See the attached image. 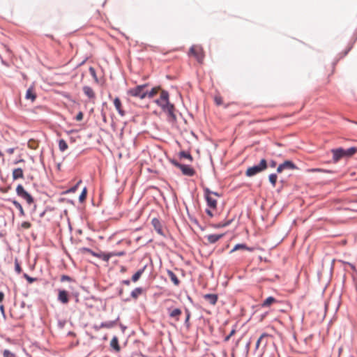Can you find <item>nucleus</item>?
I'll return each instance as SVG.
<instances>
[{"mask_svg": "<svg viewBox=\"0 0 357 357\" xmlns=\"http://www.w3.org/2000/svg\"><path fill=\"white\" fill-rule=\"evenodd\" d=\"M122 283L126 285H129L130 284V281L129 280H124L122 281Z\"/></svg>", "mask_w": 357, "mask_h": 357, "instance_id": "8fccbe9b", "label": "nucleus"}, {"mask_svg": "<svg viewBox=\"0 0 357 357\" xmlns=\"http://www.w3.org/2000/svg\"><path fill=\"white\" fill-rule=\"evenodd\" d=\"M160 89V87H154L151 89V91H148L146 93V97H149V98H152L154 97L158 92V91Z\"/></svg>", "mask_w": 357, "mask_h": 357, "instance_id": "cd10ccee", "label": "nucleus"}, {"mask_svg": "<svg viewBox=\"0 0 357 357\" xmlns=\"http://www.w3.org/2000/svg\"><path fill=\"white\" fill-rule=\"evenodd\" d=\"M119 319V318H117L116 320H114V321H105V322H102L100 325V326H96V329H99V328H111L112 327H114L115 326V324H116V321L117 320Z\"/></svg>", "mask_w": 357, "mask_h": 357, "instance_id": "ddd939ff", "label": "nucleus"}, {"mask_svg": "<svg viewBox=\"0 0 357 357\" xmlns=\"http://www.w3.org/2000/svg\"><path fill=\"white\" fill-rule=\"evenodd\" d=\"M268 178H269V181L271 183V185L273 187H275V184H276V182H277V178H278L277 174H271L269 175Z\"/></svg>", "mask_w": 357, "mask_h": 357, "instance_id": "2f4dec72", "label": "nucleus"}, {"mask_svg": "<svg viewBox=\"0 0 357 357\" xmlns=\"http://www.w3.org/2000/svg\"><path fill=\"white\" fill-rule=\"evenodd\" d=\"M189 54L194 56L199 63H202L204 59L203 49L201 46L192 45Z\"/></svg>", "mask_w": 357, "mask_h": 357, "instance_id": "39448f33", "label": "nucleus"}, {"mask_svg": "<svg viewBox=\"0 0 357 357\" xmlns=\"http://www.w3.org/2000/svg\"><path fill=\"white\" fill-rule=\"evenodd\" d=\"M77 188V185H75V186H74V187H72V188L68 190V192H75V191L76 190Z\"/></svg>", "mask_w": 357, "mask_h": 357, "instance_id": "603ef678", "label": "nucleus"}, {"mask_svg": "<svg viewBox=\"0 0 357 357\" xmlns=\"http://www.w3.org/2000/svg\"><path fill=\"white\" fill-rule=\"evenodd\" d=\"M212 195H214L218 196V197L220 196V195L218 192H213V191H212Z\"/></svg>", "mask_w": 357, "mask_h": 357, "instance_id": "13d9d810", "label": "nucleus"}, {"mask_svg": "<svg viewBox=\"0 0 357 357\" xmlns=\"http://www.w3.org/2000/svg\"><path fill=\"white\" fill-rule=\"evenodd\" d=\"M283 171H284V169H283L282 164L279 165V166L277 168V172L278 173H281Z\"/></svg>", "mask_w": 357, "mask_h": 357, "instance_id": "79ce46f5", "label": "nucleus"}, {"mask_svg": "<svg viewBox=\"0 0 357 357\" xmlns=\"http://www.w3.org/2000/svg\"><path fill=\"white\" fill-rule=\"evenodd\" d=\"M206 213L211 217L213 216L212 211L209 209H206Z\"/></svg>", "mask_w": 357, "mask_h": 357, "instance_id": "09e8293b", "label": "nucleus"}, {"mask_svg": "<svg viewBox=\"0 0 357 357\" xmlns=\"http://www.w3.org/2000/svg\"><path fill=\"white\" fill-rule=\"evenodd\" d=\"M70 280H71V278L69 276L65 275H62L61 278V282L69 281Z\"/></svg>", "mask_w": 357, "mask_h": 357, "instance_id": "ea45409f", "label": "nucleus"}, {"mask_svg": "<svg viewBox=\"0 0 357 357\" xmlns=\"http://www.w3.org/2000/svg\"><path fill=\"white\" fill-rule=\"evenodd\" d=\"M86 188H84L81 193V195H79V200L80 202H82L84 201V199H86Z\"/></svg>", "mask_w": 357, "mask_h": 357, "instance_id": "473e14b6", "label": "nucleus"}, {"mask_svg": "<svg viewBox=\"0 0 357 357\" xmlns=\"http://www.w3.org/2000/svg\"><path fill=\"white\" fill-rule=\"evenodd\" d=\"M167 274L169 277L170 278L172 282L176 286H178L180 283L179 280L178 279L177 276L172 271H168Z\"/></svg>", "mask_w": 357, "mask_h": 357, "instance_id": "5701e85b", "label": "nucleus"}, {"mask_svg": "<svg viewBox=\"0 0 357 357\" xmlns=\"http://www.w3.org/2000/svg\"><path fill=\"white\" fill-rule=\"evenodd\" d=\"M171 163L174 166L179 168L183 174L185 176H192L195 174V171L190 165L181 164L175 159L172 160Z\"/></svg>", "mask_w": 357, "mask_h": 357, "instance_id": "7ed1b4c3", "label": "nucleus"}, {"mask_svg": "<svg viewBox=\"0 0 357 357\" xmlns=\"http://www.w3.org/2000/svg\"><path fill=\"white\" fill-rule=\"evenodd\" d=\"M89 73H90L91 75L96 79V81H98L96 70L93 67L89 68Z\"/></svg>", "mask_w": 357, "mask_h": 357, "instance_id": "4c0bfd02", "label": "nucleus"}, {"mask_svg": "<svg viewBox=\"0 0 357 357\" xmlns=\"http://www.w3.org/2000/svg\"><path fill=\"white\" fill-rule=\"evenodd\" d=\"M229 222H229V221H228V222H227L226 223H224V224H219V225L217 226V227H218V228H220V227H226V226H227V225H229Z\"/></svg>", "mask_w": 357, "mask_h": 357, "instance_id": "a18cd8bd", "label": "nucleus"}, {"mask_svg": "<svg viewBox=\"0 0 357 357\" xmlns=\"http://www.w3.org/2000/svg\"><path fill=\"white\" fill-rule=\"evenodd\" d=\"M277 163L275 160H271L270 162V166L271 167H275L276 166Z\"/></svg>", "mask_w": 357, "mask_h": 357, "instance_id": "de8ad7c7", "label": "nucleus"}, {"mask_svg": "<svg viewBox=\"0 0 357 357\" xmlns=\"http://www.w3.org/2000/svg\"><path fill=\"white\" fill-rule=\"evenodd\" d=\"M333 159L335 162H337L340 158L345 157V149L342 148H338L333 149Z\"/></svg>", "mask_w": 357, "mask_h": 357, "instance_id": "1a4fd4ad", "label": "nucleus"}, {"mask_svg": "<svg viewBox=\"0 0 357 357\" xmlns=\"http://www.w3.org/2000/svg\"><path fill=\"white\" fill-rule=\"evenodd\" d=\"M268 167L267 161L265 159H261L258 165L248 168L245 175L251 177L256 174L264 171Z\"/></svg>", "mask_w": 357, "mask_h": 357, "instance_id": "f257e3e1", "label": "nucleus"}, {"mask_svg": "<svg viewBox=\"0 0 357 357\" xmlns=\"http://www.w3.org/2000/svg\"><path fill=\"white\" fill-rule=\"evenodd\" d=\"M10 202L19 210L20 215H24V209H23L22 206L20 202H18L17 201L15 200V199L10 200Z\"/></svg>", "mask_w": 357, "mask_h": 357, "instance_id": "bb28decb", "label": "nucleus"}, {"mask_svg": "<svg viewBox=\"0 0 357 357\" xmlns=\"http://www.w3.org/2000/svg\"><path fill=\"white\" fill-rule=\"evenodd\" d=\"M275 302H276V299L275 298H273V296H269L264 301V302L262 303V306L263 307H268L272 303H273Z\"/></svg>", "mask_w": 357, "mask_h": 357, "instance_id": "a878e982", "label": "nucleus"}, {"mask_svg": "<svg viewBox=\"0 0 357 357\" xmlns=\"http://www.w3.org/2000/svg\"><path fill=\"white\" fill-rule=\"evenodd\" d=\"M82 119H83V114H82V112H79V113L77 114V116H76V117H75V119H76L77 121H81V120H82Z\"/></svg>", "mask_w": 357, "mask_h": 357, "instance_id": "a19ab883", "label": "nucleus"}, {"mask_svg": "<svg viewBox=\"0 0 357 357\" xmlns=\"http://www.w3.org/2000/svg\"><path fill=\"white\" fill-rule=\"evenodd\" d=\"M147 86V84L138 85L135 88L129 89L128 93L131 96L144 99L146 97L147 91H145L144 89Z\"/></svg>", "mask_w": 357, "mask_h": 357, "instance_id": "f03ea898", "label": "nucleus"}, {"mask_svg": "<svg viewBox=\"0 0 357 357\" xmlns=\"http://www.w3.org/2000/svg\"><path fill=\"white\" fill-rule=\"evenodd\" d=\"M59 148L61 152L65 151L68 149V144L64 139H60L59 141Z\"/></svg>", "mask_w": 357, "mask_h": 357, "instance_id": "c85d7f7f", "label": "nucleus"}, {"mask_svg": "<svg viewBox=\"0 0 357 357\" xmlns=\"http://www.w3.org/2000/svg\"><path fill=\"white\" fill-rule=\"evenodd\" d=\"M83 92L89 98H93L95 97V93L93 89L89 86H84L83 87Z\"/></svg>", "mask_w": 357, "mask_h": 357, "instance_id": "6ab92c4d", "label": "nucleus"}, {"mask_svg": "<svg viewBox=\"0 0 357 357\" xmlns=\"http://www.w3.org/2000/svg\"><path fill=\"white\" fill-rule=\"evenodd\" d=\"M15 270L18 274H20L22 272V268L17 259L15 260Z\"/></svg>", "mask_w": 357, "mask_h": 357, "instance_id": "72a5a7b5", "label": "nucleus"}, {"mask_svg": "<svg viewBox=\"0 0 357 357\" xmlns=\"http://www.w3.org/2000/svg\"><path fill=\"white\" fill-rule=\"evenodd\" d=\"M121 327L123 331L126 328V327H124L123 326H121Z\"/></svg>", "mask_w": 357, "mask_h": 357, "instance_id": "052dcab7", "label": "nucleus"}, {"mask_svg": "<svg viewBox=\"0 0 357 357\" xmlns=\"http://www.w3.org/2000/svg\"><path fill=\"white\" fill-rule=\"evenodd\" d=\"M122 294H123V289H120L119 290V296H121V295H122Z\"/></svg>", "mask_w": 357, "mask_h": 357, "instance_id": "4d7b16f0", "label": "nucleus"}, {"mask_svg": "<svg viewBox=\"0 0 357 357\" xmlns=\"http://www.w3.org/2000/svg\"><path fill=\"white\" fill-rule=\"evenodd\" d=\"M13 180H17L19 178H24L23 170L21 168H16L13 170Z\"/></svg>", "mask_w": 357, "mask_h": 357, "instance_id": "dca6fc26", "label": "nucleus"}, {"mask_svg": "<svg viewBox=\"0 0 357 357\" xmlns=\"http://www.w3.org/2000/svg\"><path fill=\"white\" fill-rule=\"evenodd\" d=\"M282 165L284 170H292L298 169L296 165L290 160H285L283 163H282Z\"/></svg>", "mask_w": 357, "mask_h": 357, "instance_id": "2eb2a0df", "label": "nucleus"}, {"mask_svg": "<svg viewBox=\"0 0 357 357\" xmlns=\"http://www.w3.org/2000/svg\"><path fill=\"white\" fill-rule=\"evenodd\" d=\"M114 105L117 110L118 113L121 116H123L125 115V112L121 109V102L119 98H116L114 100Z\"/></svg>", "mask_w": 357, "mask_h": 357, "instance_id": "4468645a", "label": "nucleus"}, {"mask_svg": "<svg viewBox=\"0 0 357 357\" xmlns=\"http://www.w3.org/2000/svg\"><path fill=\"white\" fill-rule=\"evenodd\" d=\"M24 278L29 282V283H32L36 279L34 278H31L30 277L29 275H27L26 273H24Z\"/></svg>", "mask_w": 357, "mask_h": 357, "instance_id": "e433bc0d", "label": "nucleus"}, {"mask_svg": "<svg viewBox=\"0 0 357 357\" xmlns=\"http://www.w3.org/2000/svg\"><path fill=\"white\" fill-rule=\"evenodd\" d=\"M58 301L63 304H66L69 301V296L67 291L59 289L58 294Z\"/></svg>", "mask_w": 357, "mask_h": 357, "instance_id": "9d476101", "label": "nucleus"}, {"mask_svg": "<svg viewBox=\"0 0 357 357\" xmlns=\"http://www.w3.org/2000/svg\"><path fill=\"white\" fill-rule=\"evenodd\" d=\"M179 156L181 158H185V159H188L190 161H192V155H190V153L188 152H186V151H181L179 153Z\"/></svg>", "mask_w": 357, "mask_h": 357, "instance_id": "7c9ffc66", "label": "nucleus"}, {"mask_svg": "<svg viewBox=\"0 0 357 357\" xmlns=\"http://www.w3.org/2000/svg\"><path fill=\"white\" fill-rule=\"evenodd\" d=\"M155 102L159 106L161 107V105H167L170 103L169 100V93L167 91L162 90L160 93V97L159 99L155 100Z\"/></svg>", "mask_w": 357, "mask_h": 357, "instance_id": "6e6552de", "label": "nucleus"}, {"mask_svg": "<svg viewBox=\"0 0 357 357\" xmlns=\"http://www.w3.org/2000/svg\"><path fill=\"white\" fill-rule=\"evenodd\" d=\"M224 236L223 234H209L205 236V238L207 239L208 242L211 244H213L216 243L218 241H219L221 238H222Z\"/></svg>", "mask_w": 357, "mask_h": 357, "instance_id": "9b49d317", "label": "nucleus"}, {"mask_svg": "<svg viewBox=\"0 0 357 357\" xmlns=\"http://www.w3.org/2000/svg\"><path fill=\"white\" fill-rule=\"evenodd\" d=\"M146 268V266H144L142 268L139 269L132 276V282H137L140 277L142 276V273H144V270Z\"/></svg>", "mask_w": 357, "mask_h": 357, "instance_id": "4be33fe9", "label": "nucleus"}, {"mask_svg": "<svg viewBox=\"0 0 357 357\" xmlns=\"http://www.w3.org/2000/svg\"><path fill=\"white\" fill-rule=\"evenodd\" d=\"M16 193L17 196L25 199L28 204H31L33 203V197L24 190V187L21 184H19L17 186Z\"/></svg>", "mask_w": 357, "mask_h": 357, "instance_id": "20e7f679", "label": "nucleus"}, {"mask_svg": "<svg viewBox=\"0 0 357 357\" xmlns=\"http://www.w3.org/2000/svg\"><path fill=\"white\" fill-rule=\"evenodd\" d=\"M160 107L164 112L167 114L169 121L174 122L176 120V116L174 112L175 108L173 104L161 105Z\"/></svg>", "mask_w": 357, "mask_h": 357, "instance_id": "423d86ee", "label": "nucleus"}, {"mask_svg": "<svg viewBox=\"0 0 357 357\" xmlns=\"http://www.w3.org/2000/svg\"><path fill=\"white\" fill-rule=\"evenodd\" d=\"M0 310H1V311L2 312V313L3 314V313H4V307H3V305H0Z\"/></svg>", "mask_w": 357, "mask_h": 357, "instance_id": "6e6d98bb", "label": "nucleus"}, {"mask_svg": "<svg viewBox=\"0 0 357 357\" xmlns=\"http://www.w3.org/2000/svg\"><path fill=\"white\" fill-rule=\"evenodd\" d=\"M356 152L357 148L356 147H351L349 149H345V157H351Z\"/></svg>", "mask_w": 357, "mask_h": 357, "instance_id": "c756f323", "label": "nucleus"}, {"mask_svg": "<svg viewBox=\"0 0 357 357\" xmlns=\"http://www.w3.org/2000/svg\"><path fill=\"white\" fill-rule=\"evenodd\" d=\"M169 312V317L172 318H174L176 321L179 320V316L181 314V310L178 308H175L173 310H168Z\"/></svg>", "mask_w": 357, "mask_h": 357, "instance_id": "f3484780", "label": "nucleus"}, {"mask_svg": "<svg viewBox=\"0 0 357 357\" xmlns=\"http://www.w3.org/2000/svg\"><path fill=\"white\" fill-rule=\"evenodd\" d=\"M152 222V225L154 227V229L156 230V231L160 234H162V227H161V224L159 221V220H158L157 218H153L151 221Z\"/></svg>", "mask_w": 357, "mask_h": 357, "instance_id": "aec40b11", "label": "nucleus"}, {"mask_svg": "<svg viewBox=\"0 0 357 357\" xmlns=\"http://www.w3.org/2000/svg\"><path fill=\"white\" fill-rule=\"evenodd\" d=\"M110 347L116 352L119 351L121 348L119 344L118 337L116 336H114L110 342Z\"/></svg>", "mask_w": 357, "mask_h": 357, "instance_id": "a211bd4d", "label": "nucleus"}, {"mask_svg": "<svg viewBox=\"0 0 357 357\" xmlns=\"http://www.w3.org/2000/svg\"><path fill=\"white\" fill-rule=\"evenodd\" d=\"M3 298H4L3 293L0 291V303L3 301Z\"/></svg>", "mask_w": 357, "mask_h": 357, "instance_id": "864d4df0", "label": "nucleus"}, {"mask_svg": "<svg viewBox=\"0 0 357 357\" xmlns=\"http://www.w3.org/2000/svg\"><path fill=\"white\" fill-rule=\"evenodd\" d=\"M8 152H9V153H13V149H10V150L8 151Z\"/></svg>", "mask_w": 357, "mask_h": 357, "instance_id": "bf43d9fd", "label": "nucleus"}, {"mask_svg": "<svg viewBox=\"0 0 357 357\" xmlns=\"http://www.w3.org/2000/svg\"><path fill=\"white\" fill-rule=\"evenodd\" d=\"M142 291L143 289L142 287H137L132 291L130 296L132 298L137 299L142 294Z\"/></svg>", "mask_w": 357, "mask_h": 357, "instance_id": "b1692460", "label": "nucleus"}, {"mask_svg": "<svg viewBox=\"0 0 357 357\" xmlns=\"http://www.w3.org/2000/svg\"><path fill=\"white\" fill-rule=\"evenodd\" d=\"M84 250L88 252H90L93 255L96 256V254L89 248H84Z\"/></svg>", "mask_w": 357, "mask_h": 357, "instance_id": "3c124183", "label": "nucleus"}, {"mask_svg": "<svg viewBox=\"0 0 357 357\" xmlns=\"http://www.w3.org/2000/svg\"><path fill=\"white\" fill-rule=\"evenodd\" d=\"M3 357H15V354L8 349L3 351Z\"/></svg>", "mask_w": 357, "mask_h": 357, "instance_id": "c9c22d12", "label": "nucleus"}, {"mask_svg": "<svg viewBox=\"0 0 357 357\" xmlns=\"http://www.w3.org/2000/svg\"><path fill=\"white\" fill-rule=\"evenodd\" d=\"M248 250V251H252L253 248H249L245 244H243V243L237 244L231 250V252H234L236 250Z\"/></svg>", "mask_w": 357, "mask_h": 357, "instance_id": "412c9836", "label": "nucleus"}, {"mask_svg": "<svg viewBox=\"0 0 357 357\" xmlns=\"http://www.w3.org/2000/svg\"><path fill=\"white\" fill-rule=\"evenodd\" d=\"M234 333V331H232L229 335L226 337V340H228L229 337Z\"/></svg>", "mask_w": 357, "mask_h": 357, "instance_id": "5fc2aeb1", "label": "nucleus"}, {"mask_svg": "<svg viewBox=\"0 0 357 357\" xmlns=\"http://www.w3.org/2000/svg\"><path fill=\"white\" fill-rule=\"evenodd\" d=\"M204 197L207 202V205L210 208H215L217 206V201L215 199H214L211 197L212 191L208 188H204Z\"/></svg>", "mask_w": 357, "mask_h": 357, "instance_id": "0eeeda50", "label": "nucleus"}, {"mask_svg": "<svg viewBox=\"0 0 357 357\" xmlns=\"http://www.w3.org/2000/svg\"><path fill=\"white\" fill-rule=\"evenodd\" d=\"M190 317V314L189 311L186 310V318H185V323H188V322Z\"/></svg>", "mask_w": 357, "mask_h": 357, "instance_id": "37998d69", "label": "nucleus"}, {"mask_svg": "<svg viewBox=\"0 0 357 357\" xmlns=\"http://www.w3.org/2000/svg\"><path fill=\"white\" fill-rule=\"evenodd\" d=\"M22 227L24 229H29L31 227V223L29 222H23L22 223Z\"/></svg>", "mask_w": 357, "mask_h": 357, "instance_id": "58836bf2", "label": "nucleus"}, {"mask_svg": "<svg viewBox=\"0 0 357 357\" xmlns=\"http://www.w3.org/2000/svg\"><path fill=\"white\" fill-rule=\"evenodd\" d=\"M308 172H325V171L321 169H308Z\"/></svg>", "mask_w": 357, "mask_h": 357, "instance_id": "c03bdc74", "label": "nucleus"}, {"mask_svg": "<svg viewBox=\"0 0 357 357\" xmlns=\"http://www.w3.org/2000/svg\"><path fill=\"white\" fill-rule=\"evenodd\" d=\"M25 98L27 100H31L32 102L35 100L36 96L35 93L33 92L32 89L29 88V89H27Z\"/></svg>", "mask_w": 357, "mask_h": 357, "instance_id": "393cba45", "label": "nucleus"}, {"mask_svg": "<svg viewBox=\"0 0 357 357\" xmlns=\"http://www.w3.org/2000/svg\"><path fill=\"white\" fill-rule=\"evenodd\" d=\"M215 102H216V104H217L218 105H221V104H222V100H221V98H218V97H216V98H215Z\"/></svg>", "mask_w": 357, "mask_h": 357, "instance_id": "49530a36", "label": "nucleus"}, {"mask_svg": "<svg viewBox=\"0 0 357 357\" xmlns=\"http://www.w3.org/2000/svg\"><path fill=\"white\" fill-rule=\"evenodd\" d=\"M204 298L205 301L208 302L210 304L215 305L218 301V296H217V294H208L204 295Z\"/></svg>", "mask_w": 357, "mask_h": 357, "instance_id": "f8f14e48", "label": "nucleus"}, {"mask_svg": "<svg viewBox=\"0 0 357 357\" xmlns=\"http://www.w3.org/2000/svg\"><path fill=\"white\" fill-rule=\"evenodd\" d=\"M266 337H267V335L265 333H263L262 335H261V336L259 337V338L257 340V341L256 342V348L257 349L259 348L260 343L262 342L263 339Z\"/></svg>", "mask_w": 357, "mask_h": 357, "instance_id": "f704fd0d", "label": "nucleus"}]
</instances>
